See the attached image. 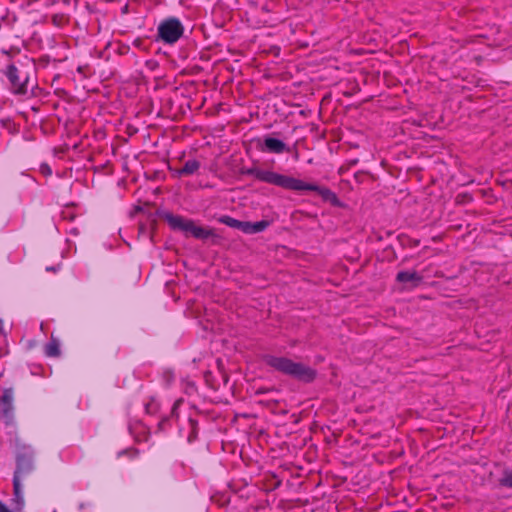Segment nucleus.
<instances>
[{"label":"nucleus","mask_w":512,"mask_h":512,"mask_svg":"<svg viewBox=\"0 0 512 512\" xmlns=\"http://www.w3.org/2000/svg\"><path fill=\"white\" fill-rule=\"evenodd\" d=\"M396 279L398 282L411 283L412 286H416L421 282L422 277L416 271H400Z\"/></svg>","instance_id":"10"},{"label":"nucleus","mask_w":512,"mask_h":512,"mask_svg":"<svg viewBox=\"0 0 512 512\" xmlns=\"http://www.w3.org/2000/svg\"><path fill=\"white\" fill-rule=\"evenodd\" d=\"M5 75L8 78L15 93H24V83L19 77V71L14 64L7 66Z\"/></svg>","instance_id":"7"},{"label":"nucleus","mask_w":512,"mask_h":512,"mask_svg":"<svg viewBox=\"0 0 512 512\" xmlns=\"http://www.w3.org/2000/svg\"><path fill=\"white\" fill-rule=\"evenodd\" d=\"M40 171L44 175H51L52 174L51 168L49 167L48 164H45V163L40 165Z\"/></svg>","instance_id":"15"},{"label":"nucleus","mask_w":512,"mask_h":512,"mask_svg":"<svg viewBox=\"0 0 512 512\" xmlns=\"http://www.w3.org/2000/svg\"><path fill=\"white\" fill-rule=\"evenodd\" d=\"M265 363L276 371L292 376L303 381H312L315 378V371L301 363L294 362L286 357L267 355Z\"/></svg>","instance_id":"2"},{"label":"nucleus","mask_w":512,"mask_h":512,"mask_svg":"<svg viewBox=\"0 0 512 512\" xmlns=\"http://www.w3.org/2000/svg\"><path fill=\"white\" fill-rule=\"evenodd\" d=\"M184 34V26L176 17L164 19L157 28V39L165 44H175Z\"/></svg>","instance_id":"4"},{"label":"nucleus","mask_w":512,"mask_h":512,"mask_svg":"<svg viewBox=\"0 0 512 512\" xmlns=\"http://www.w3.org/2000/svg\"><path fill=\"white\" fill-rule=\"evenodd\" d=\"M128 453H130L128 450H122V451H120V452L118 453V457H120V456H122V455H124V454H128Z\"/></svg>","instance_id":"16"},{"label":"nucleus","mask_w":512,"mask_h":512,"mask_svg":"<svg viewBox=\"0 0 512 512\" xmlns=\"http://www.w3.org/2000/svg\"><path fill=\"white\" fill-rule=\"evenodd\" d=\"M31 465L28 461H25L24 459L19 458L17 460V468L14 473L13 477V490H14V497L15 501L19 505H23V495H22V487L20 483V477L23 473H26L30 470Z\"/></svg>","instance_id":"5"},{"label":"nucleus","mask_w":512,"mask_h":512,"mask_svg":"<svg viewBox=\"0 0 512 512\" xmlns=\"http://www.w3.org/2000/svg\"><path fill=\"white\" fill-rule=\"evenodd\" d=\"M0 332L1 333L3 332V321H2V319H0Z\"/></svg>","instance_id":"17"},{"label":"nucleus","mask_w":512,"mask_h":512,"mask_svg":"<svg viewBox=\"0 0 512 512\" xmlns=\"http://www.w3.org/2000/svg\"><path fill=\"white\" fill-rule=\"evenodd\" d=\"M14 391L12 388H6L3 390V394L0 397V416L10 423L14 417Z\"/></svg>","instance_id":"6"},{"label":"nucleus","mask_w":512,"mask_h":512,"mask_svg":"<svg viewBox=\"0 0 512 512\" xmlns=\"http://www.w3.org/2000/svg\"><path fill=\"white\" fill-rule=\"evenodd\" d=\"M244 174L254 177L260 182L274 185L286 190L292 191H315L321 198L331 203L334 206H339L340 202L337 195L329 188L319 186L313 183H307L300 179L280 174L268 169H261L258 167L247 168L243 171Z\"/></svg>","instance_id":"1"},{"label":"nucleus","mask_w":512,"mask_h":512,"mask_svg":"<svg viewBox=\"0 0 512 512\" xmlns=\"http://www.w3.org/2000/svg\"><path fill=\"white\" fill-rule=\"evenodd\" d=\"M219 222L227 225L228 227L240 230L242 221L237 220L231 216L225 215L219 218Z\"/></svg>","instance_id":"13"},{"label":"nucleus","mask_w":512,"mask_h":512,"mask_svg":"<svg viewBox=\"0 0 512 512\" xmlns=\"http://www.w3.org/2000/svg\"><path fill=\"white\" fill-rule=\"evenodd\" d=\"M200 168V162L191 159L185 162L184 166L177 172L179 176H189L195 174Z\"/></svg>","instance_id":"11"},{"label":"nucleus","mask_w":512,"mask_h":512,"mask_svg":"<svg viewBox=\"0 0 512 512\" xmlns=\"http://www.w3.org/2000/svg\"><path fill=\"white\" fill-rule=\"evenodd\" d=\"M270 222L267 220H261L257 222L242 221L240 231L245 234H256L264 231Z\"/></svg>","instance_id":"9"},{"label":"nucleus","mask_w":512,"mask_h":512,"mask_svg":"<svg viewBox=\"0 0 512 512\" xmlns=\"http://www.w3.org/2000/svg\"><path fill=\"white\" fill-rule=\"evenodd\" d=\"M500 485L512 488V471L504 470L502 478L499 480Z\"/></svg>","instance_id":"14"},{"label":"nucleus","mask_w":512,"mask_h":512,"mask_svg":"<svg viewBox=\"0 0 512 512\" xmlns=\"http://www.w3.org/2000/svg\"><path fill=\"white\" fill-rule=\"evenodd\" d=\"M164 218L172 229L182 231L186 236L191 235L196 239L205 240L214 235L212 229L198 226L193 220L182 216L167 213Z\"/></svg>","instance_id":"3"},{"label":"nucleus","mask_w":512,"mask_h":512,"mask_svg":"<svg viewBox=\"0 0 512 512\" xmlns=\"http://www.w3.org/2000/svg\"><path fill=\"white\" fill-rule=\"evenodd\" d=\"M44 352L48 357H57L60 355V345L55 339H51L44 347Z\"/></svg>","instance_id":"12"},{"label":"nucleus","mask_w":512,"mask_h":512,"mask_svg":"<svg viewBox=\"0 0 512 512\" xmlns=\"http://www.w3.org/2000/svg\"><path fill=\"white\" fill-rule=\"evenodd\" d=\"M263 151H267L269 153L281 154L285 151H288V148L282 140H279V139H276L273 137H265Z\"/></svg>","instance_id":"8"}]
</instances>
